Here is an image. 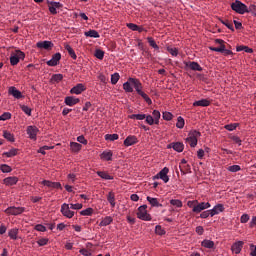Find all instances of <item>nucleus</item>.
<instances>
[{"label":"nucleus","instance_id":"obj_29","mask_svg":"<svg viewBox=\"0 0 256 256\" xmlns=\"http://www.w3.org/2000/svg\"><path fill=\"white\" fill-rule=\"evenodd\" d=\"M3 137L7 141H10V143H15V136L11 134V132L4 130L3 131Z\"/></svg>","mask_w":256,"mask_h":256},{"label":"nucleus","instance_id":"obj_16","mask_svg":"<svg viewBox=\"0 0 256 256\" xmlns=\"http://www.w3.org/2000/svg\"><path fill=\"white\" fill-rule=\"evenodd\" d=\"M86 87L83 84H77L76 86H74L71 90L70 93H72V95H81L83 93V91H86Z\"/></svg>","mask_w":256,"mask_h":256},{"label":"nucleus","instance_id":"obj_48","mask_svg":"<svg viewBox=\"0 0 256 256\" xmlns=\"http://www.w3.org/2000/svg\"><path fill=\"white\" fill-rule=\"evenodd\" d=\"M186 142L189 143L190 147H197L198 140L188 136Z\"/></svg>","mask_w":256,"mask_h":256},{"label":"nucleus","instance_id":"obj_3","mask_svg":"<svg viewBox=\"0 0 256 256\" xmlns=\"http://www.w3.org/2000/svg\"><path fill=\"white\" fill-rule=\"evenodd\" d=\"M231 9L232 11H235V13H238L239 15H245V13L248 11L247 5H245L243 2L239 0H235L231 4Z\"/></svg>","mask_w":256,"mask_h":256},{"label":"nucleus","instance_id":"obj_20","mask_svg":"<svg viewBox=\"0 0 256 256\" xmlns=\"http://www.w3.org/2000/svg\"><path fill=\"white\" fill-rule=\"evenodd\" d=\"M79 101H81L79 98H75L74 96H67L64 103L68 105V107H73L74 105H77Z\"/></svg>","mask_w":256,"mask_h":256},{"label":"nucleus","instance_id":"obj_19","mask_svg":"<svg viewBox=\"0 0 256 256\" xmlns=\"http://www.w3.org/2000/svg\"><path fill=\"white\" fill-rule=\"evenodd\" d=\"M185 67H188L192 71H203V67H201V65H199V63H197L195 61L185 62Z\"/></svg>","mask_w":256,"mask_h":256},{"label":"nucleus","instance_id":"obj_40","mask_svg":"<svg viewBox=\"0 0 256 256\" xmlns=\"http://www.w3.org/2000/svg\"><path fill=\"white\" fill-rule=\"evenodd\" d=\"M188 137L191 139H199V137H201V132L197 130H191L188 134Z\"/></svg>","mask_w":256,"mask_h":256},{"label":"nucleus","instance_id":"obj_56","mask_svg":"<svg viewBox=\"0 0 256 256\" xmlns=\"http://www.w3.org/2000/svg\"><path fill=\"white\" fill-rule=\"evenodd\" d=\"M52 81L55 83H59L60 81H63V74H54L52 76Z\"/></svg>","mask_w":256,"mask_h":256},{"label":"nucleus","instance_id":"obj_23","mask_svg":"<svg viewBox=\"0 0 256 256\" xmlns=\"http://www.w3.org/2000/svg\"><path fill=\"white\" fill-rule=\"evenodd\" d=\"M211 101L209 99H201L193 103V107H209Z\"/></svg>","mask_w":256,"mask_h":256},{"label":"nucleus","instance_id":"obj_8","mask_svg":"<svg viewBox=\"0 0 256 256\" xmlns=\"http://www.w3.org/2000/svg\"><path fill=\"white\" fill-rule=\"evenodd\" d=\"M61 213L62 215H64V217H67L68 219H72V217L75 215V212L71 211V208L67 203L62 204Z\"/></svg>","mask_w":256,"mask_h":256},{"label":"nucleus","instance_id":"obj_55","mask_svg":"<svg viewBox=\"0 0 256 256\" xmlns=\"http://www.w3.org/2000/svg\"><path fill=\"white\" fill-rule=\"evenodd\" d=\"M155 233L156 235H165L166 231L163 229V227H161V225H157L155 227Z\"/></svg>","mask_w":256,"mask_h":256},{"label":"nucleus","instance_id":"obj_58","mask_svg":"<svg viewBox=\"0 0 256 256\" xmlns=\"http://www.w3.org/2000/svg\"><path fill=\"white\" fill-rule=\"evenodd\" d=\"M47 243H49V238H41L37 241V244L39 245V247H45Z\"/></svg>","mask_w":256,"mask_h":256},{"label":"nucleus","instance_id":"obj_4","mask_svg":"<svg viewBox=\"0 0 256 256\" xmlns=\"http://www.w3.org/2000/svg\"><path fill=\"white\" fill-rule=\"evenodd\" d=\"M137 217L141 221H151V214L147 213V205H142L138 208Z\"/></svg>","mask_w":256,"mask_h":256},{"label":"nucleus","instance_id":"obj_47","mask_svg":"<svg viewBox=\"0 0 256 256\" xmlns=\"http://www.w3.org/2000/svg\"><path fill=\"white\" fill-rule=\"evenodd\" d=\"M103 57H105V52L101 49H97L95 51V58L99 59L100 61H102Z\"/></svg>","mask_w":256,"mask_h":256},{"label":"nucleus","instance_id":"obj_26","mask_svg":"<svg viewBox=\"0 0 256 256\" xmlns=\"http://www.w3.org/2000/svg\"><path fill=\"white\" fill-rule=\"evenodd\" d=\"M96 174L98 177H101V179H104L105 181H113V176L109 175L105 171H97Z\"/></svg>","mask_w":256,"mask_h":256},{"label":"nucleus","instance_id":"obj_62","mask_svg":"<svg viewBox=\"0 0 256 256\" xmlns=\"http://www.w3.org/2000/svg\"><path fill=\"white\" fill-rule=\"evenodd\" d=\"M246 13H251L256 17V6L252 4L249 6V8L247 7Z\"/></svg>","mask_w":256,"mask_h":256},{"label":"nucleus","instance_id":"obj_11","mask_svg":"<svg viewBox=\"0 0 256 256\" xmlns=\"http://www.w3.org/2000/svg\"><path fill=\"white\" fill-rule=\"evenodd\" d=\"M139 143V139L135 135H129L125 140H124V147H131L133 145H137Z\"/></svg>","mask_w":256,"mask_h":256},{"label":"nucleus","instance_id":"obj_39","mask_svg":"<svg viewBox=\"0 0 256 256\" xmlns=\"http://www.w3.org/2000/svg\"><path fill=\"white\" fill-rule=\"evenodd\" d=\"M152 117L155 121V125H159V119H161V112H159V110H154L152 112Z\"/></svg>","mask_w":256,"mask_h":256},{"label":"nucleus","instance_id":"obj_24","mask_svg":"<svg viewBox=\"0 0 256 256\" xmlns=\"http://www.w3.org/2000/svg\"><path fill=\"white\" fill-rule=\"evenodd\" d=\"M241 249H243V242L241 241L234 243L231 247L232 252L236 255H239V253H241Z\"/></svg>","mask_w":256,"mask_h":256},{"label":"nucleus","instance_id":"obj_44","mask_svg":"<svg viewBox=\"0 0 256 256\" xmlns=\"http://www.w3.org/2000/svg\"><path fill=\"white\" fill-rule=\"evenodd\" d=\"M119 139V134H106L105 140L106 141H117Z\"/></svg>","mask_w":256,"mask_h":256},{"label":"nucleus","instance_id":"obj_38","mask_svg":"<svg viewBox=\"0 0 256 256\" xmlns=\"http://www.w3.org/2000/svg\"><path fill=\"white\" fill-rule=\"evenodd\" d=\"M17 153H19V150L16 148H12L10 151L4 152L2 155L4 157H15V155H17Z\"/></svg>","mask_w":256,"mask_h":256},{"label":"nucleus","instance_id":"obj_37","mask_svg":"<svg viewBox=\"0 0 256 256\" xmlns=\"http://www.w3.org/2000/svg\"><path fill=\"white\" fill-rule=\"evenodd\" d=\"M202 247H205L206 249H213L215 247V242L211 240H203Z\"/></svg>","mask_w":256,"mask_h":256},{"label":"nucleus","instance_id":"obj_22","mask_svg":"<svg viewBox=\"0 0 256 256\" xmlns=\"http://www.w3.org/2000/svg\"><path fill=\"white\" fill-rule=\"evenodd\" d=\"M215 43L220 45V47H209L210 51H215L216 53H222L223 47L225 46V41L221 39H216Z\"/></svg>","mask_w":256,"mask_h":256},{"label":"nucleus","instance_id":"obj_18","mask_svg":"<svg viewBox=\"0 0 256 256\" xmlns=\"http://www.w3.org/2000/svg\"><path fill=\"white\" fill-rule=\"evenodd\" d=\"M26 131L30 139H37V133H39V128H37L36 126H28Z\"/></svg>","mask_w":256,"mask_h":256},{"label":"nucleus","instance_id":"obj_45","mask_svg":"<svg viewBox=\"0 0 256 256\" xmlns=\"http://www.w3.org/2000/svg\"><path fill=\"white\" fill-rule=\"evenodd\" d=\"M0 170L2 171V173H11V171H13L11 166H9L7 164L0 165Z\"/></svg>","mask_w":256,"mask_h":256},{"label":"nucleus","instance_id":"obj_32","mask_svg":"<svg viewBox=\"0 0 256 256\" xmlns=\"http://www.w3.org/2000/svg\"><path fill=\"white\" fill-rule=\"evenodd\" d=\"M179 169L182 175H187V173H191V165L189 164L180 165Z\"/></svg>","mask_w":256,"mask_h":256},{"label":"nucleus","instance_id":"obj_12","mask_svg":"<svg viewBox=\"0 0 256 256\" xmlns=\"http://www.w3.org/2000/svg\"><path fill=\"white\" fill-rule=\"evenodd\" d=\"M41 184L44 185V187H48L49 189H63V187H61V183L59 182H51L49 180H43Z\"/></svg>","mask_w":256,"mask_h":256},{"label":"nucleus","instance_id":"obj_31","mask_svg":"<svg viewBox=\"0 0 256 256\" xmlns=\"http://www.w3.org/2000/svg\"><path fill=\"white\" fill-rule=\"evenodd\" d=\"M85 37H92L93 39H99L100 35L99 32L96 30H89L84 33Z\"/></svg>","mask_w":256,"mask_h":256},{"label":"nucleus","instance_id":"obj_21","mask_svg":"<svg viewBox=\"0 0 256 256\" xmlns=\"http://www.w3.org/2000/svg\"><path fill=\"white\" fill-rule=\"evenodd\" d=\"M19 181V178L15 176L7 177L3 180L4 185H7L8 187H11L13 185H17Z\"/></svg>","mask_w":256,"mask_h":256},{"label":"nucleus","instance_id":"obj_61","mask_svg":"<svg viewBox=\"0 0 256 256\" xmlns=\"http://www.w3.org/2000/svg\"><path fill=\"white\" fill-rule=\"evenodd\" d=\"M145 121L148 125H155V120L151 115H146Z\"/></svg>","mask_w":256,"mask_h":256},{"label":"nucleus","instance_id":"obj_50","mask_svg":"<svg viewBox=\"0 0 256 256\" xmlns=\"http://www.w3.org/2000/svg\"><path fill=\"white\" fill-rule=\"evenodd\" d=\"M120 76L119 73H114L111 75V83L112 85H117V83L119 82Z\"/></svg>","mask_w":256,"mask_h":256},{"label":"nucleus","instance_id":"obj_1","mask_svg":"<svg viewBox=\"0 0 256 256\" xmlns=\"http://www.w3.org/2000/svg\"><path fill=\"white\" fill-rule=\"evenodd\" d=\"M187 206L192 209V213H195L198 215V213H201L202 211H205V209L211 208V203L209 202H199V200H189L187 202Z\"/></svg>","mask_w":256,"mask_h":256},{"label":"nucleus","instance_id":"obj_34","mask_svg":"<svg viewBox=\"0 0 256 256\" xmlns=\"http://www.w3.org/2000/svg\"><path fill=\"white\" fill-rule=\"evenodd\" d=\"M81 147H82V145L77 143V142H71L70 143V149L74 153H79V151H81Z\"/></svg>","mask_w":256,"mask_h":256},{"label":"nucleus","instance_id":"obj_54","mask_svg":"<svg viewBox=\"0 0 256 256\" xmlns=\"http://www.w3.org/2000/svg\"><path fill=\"white\" fill-rule=\"evenodd\" d=\"M228 171H230V173H237L238 171H241V166L239 165L229 166Z\"/></svg>","mask_w":256,"mask_h":256},{"label":"nucleus","instance_id":"obj_36","mask_svg":"<svg viewBox=\"0 0 256 256\" xmlns=\"http://www.w3.org/2000/svg\"><path fill=\"white\" fill-rule=\"evenodd\" d=\"M107 201L110 203L112 209L115 208V194L113 192L108 193Z\"/></svg>","mask_w":256,"mask_h":256},{"label":"nucleus","instance_id":"obj_60","mask_svg":"<svg viewBox=\"0 0 256 256\" xmlns=\"http://www.w3.org/2000/svg\"><path fill=\"white\" fill-rule=\"evenodd\" d=\"M11 119V113L9 112H4L1 116H0V121H7Z\"/></svg>","mask_w":256,"mask_h":256},{"label":"nucleus","instance_id":"obj_9","mask_svg":"<svg viewBox=\"0 0 256 256\" xmlns=\"http://www.w3.org/2000/svg\"><path fill=\"white\" fill-rule=\"evenodd\" d=\"M130 83L133 85L136 93L140 95V93H143V84L139 79L136 78H129Z\"/></svg>","mask_w":256,"mask_h":256},{"label":"nucleus","instance_id":"obj_49","mask_svg":"<svg viewBox=\"0 0 256 256\" xmlns=\"http://www.w3.org/2000/svg\"><path fill=\"white\" fill-rule=\"evenodd\" d=\"M237 127H239V124H237V123L227 124V125L224 126V128L227 131H235L237 129Z\"/></svg>","mask_w":256,"mask_h":256},{"label":"nucleus","instance_id":"obj_63","mask_svg":"<svg viewBox=\"0 0 256 256\" xmlns=\"http://www.w3.org/2000/svg\"><path fill=\"white\" fill-rule=\"evenodd\" d=\"M221 53H222V55H225V56H227V55H233V51L227 49V46H226L225 44H224V46H223V51H222Z\"/></svg>","mask_w":256,"mask_h":256},{"label":"nucleus","instance_id":"obj_59","mask_svg":"<svg viewBox=\"0 0 256 256\" xmlns=\"http://www.w3.org/2000/svg\"><path fill=\"white\" fill-rule=\"evenodd\" d=\"M80 215H83V216H90V215H93V208H87L85 210H82L80 212Z\"/></svg>","mask_w":256,"mask_h":256},{"label":"nucleus","instance_id":"obj_53","mask_svg":"<svg viewBox=\"0 0 256 256\" xmlns=\"http://www.w3.org/2000/svg\"><path fill=\"white\" fill-rule=\"evenodd\" d=\"M147 41H148L150 47H152L153 49H159V46L157 45V43L155 42L153 37H148Z\"/></svg>","mask_w":256,"mask_h":256},{"label":"nucleus","instance_id":"obj_6","mask_svg":"<svg viewBox=\"0 0 256 256\" xmlns=\"http://www.w3.org/2000/svg\"><path fill=\"white\" fill-rule=\"evenodd\" d=\"M5 213H7V215H21L22 213H25V207L10 206L5 210Z\"/></svg>","mask_w":256,"mask_h":256},{"label":"nucleus","instance_id":"obj_42","mask_svg":"<svg viewBox=\"0 0 256 256\" xmlns=\"http://www.w3.org/2000/svg\"><path fill=\"white\" fill-rule=\"evenodd\" d=\"M176 127L177 129H183V127H185V119H183V117L179 116L177 118Z\"/></svg>","mask_w":256,"mask_h":256},{"label":"nucleus","instance_id":"obj_7","mask_svg":"<svg viewBox=\"0 0 256 256\" xmlns=\"http://www.w3.org/2000/svg\"><path fill=\"white\" fill-rule=\"evenodd\" d=\"M169 168L164 167L156 176H154V179H161L164 181V183H169Z\"/></svg>","mask_w":256,"mask_h":256},{"label":"nucleus","instance_id":"obj_30","mask_svg":"<svg viewBox=\"0 0 256 256\" xmlns=\"http://www.w3.org/2000/svg\"><path fill=\"white\" fill-rule=\"evenodd\" d=\"M64 49L68 52L71 58L74 60L77 59V54H75V50L69 44H65Z\"/></svg>","mask_w":256,"mask_h":256},{"label":"nucleus","instance_id":"obj_25","mask_svg":"<svg viewBox=\"0 0 256 256\" xmlns=\"http://www.w3.org/2000/svg\"><path fill=\"white\" fill-rule=\"evenodd\" d=\"M147 201L150 203L151 207H163L161 203H159V199L148 196Z\"/></svg>","mask_w":256,"mask_h":256},{"label":"nucleus","instance_id":"obj_5","mask_svg":"<svg viewBox=\"0 0 256 256\" xmlns=\"http://www.w3.org/2000/svg\"><path fill=\"white\" fill-rule=\"evenodd\" d=\"M46 3L48 5V9L51 15H57V9H61L63 7V4L61 2L47 0Z\"/></svg>","mask_w":256,"mask_h":256},{"label":"nucleus","instance_id":"obj_57","mask_svg":"<svg viewBox=\"0 0 256 256\" xmlns=\"http://www.w3.org/2000/svg\"><path fill=\"white\" fill-rule=\"evenodd\" d=\"M162 117L164 121H171V119H173V114L171 112H163Z\"/></svg>","mask_w":256,"mask_h":256},{"label":"nucleus","instance_id":"obj_33","mask_svg":"<svg viewBox=\"0 0 256 256\" xmlns=\"http://www.w3.org/2000/svg\"><path fill=\"white\" fill-rule=\"evenodd\" d=\"M17 235H19V229L17 228H12L8 232V236L10 237V239H13L14 241H16Z\"/></svg>","mask_w":256,"mask_h":256},{"label":"nucleus","instance_id":"obj_15","mask_svg":"<svg viewBox=\"0 0 256 256\" xmlns=\"http://www.w3.org/2000/svg\"><path fill=\"white\" fill-rule=\"evenodd\" d=\"M224 211L225 207L223 204H217L213 209H210V217H215V215H219V213H223Z\"/></svg>","mask_w":256,"mask_h":256},{"label":"nucleus","instance_id":"obj_17","mask_svg":"<svg viewBox=\"0 0 256 256\" xmlns=\"http://www.w3.org/2000/svg\"><path fill=\"white\" fill-rule=\"evenodd\" d=\"M9 95H12L15 99H23V94L15 86L8 89Z\"/></svg>","mask_w":256,"mask_h":256},{"label":"nucleus","instance_id":"obj_51","mask_svg":"<svg viewBox=\"0 0 256 256\" xmlns=\"http://www.w3.org/2000/svg\"><path fill=\"white\" fill-rule=\"evenodd\" d=\"M221 23L230 29V31H235V28H233V23H231L229 20H221Z\"/></svg>","mask_w":256,"mask_h":256},{"label":"nucleus","instance_id":"obj_28","mask_svg":"<svg viewBox=\"0 0 256 256\" xmlns=\"http://www.w3.org/2000/svg\"><path fill=\"white\" fill-rule=\"evenodd\" d=\"M100 158L103 159L104 161H112V159H113V152H111V151H104L100 155Z\"/></svg>","mask_w":256,"mask_h":256},{"label":"nucleus","instance_id":"obj_2","mask_svg":"<svg viewBox=\"0 0 256 256\" xmlns=\"http://www.w3.org/2000/svg\"><path fill=\"white\" fill-rule=\"evenodd\" d=\"M25 59V53L21 50H15V52L11 53L10 56V64L15 67V65L19 64V61H23Z\"/></svg>","mask_w":256,"mask_h":256},{"label":"nucleus","instance_id":"obj_10","mask_svg":"<svg viewBox=\"0 0 256 256\" xmlns=\"http://www.w3.org/2000/svg\"><path fill=\"white\" fill-rule=\"evenodd\" d=\"M38 49H45L46 51H51L53 49V42L51 41H40L36 43Z\"/></svg>","mask_w":256,"mask_h":256},{"label":"nucleus","instance_id":"obj_52","mask_svg":"<svg viewBox=\"0 0 256 256\" xmlns=\"http://www.w3.org/2000/svg\"><path fill=\"white\" fill-rule=\"evenodd\" d=\"M20 109H22L23 113L31 117V108L27 105H20Z\"/></svg>","mask_w":256,"mask_h":256},{"label":"nucleus","instance_id":"obj_13","mask_svg":"<svg viewBox=\"0 0 256 256\" xmlns=\"http://www.w3.org/2000/svg\"><path fill=\"white\" fill-rule=\"evenodd\" d=\"M168 149H174V151H177L178 153H183L185 145L181 142H173L168 145Z\"/></svg>","mask_w":256,"mask_h":256},{"label":"nucleus","instance_id":"obj_27","mask_svg":"<svg viewBox=\"0 0 256 256\" xmlns=\"http://www.w3.org/2000/svg\"><path fill=\"white\" fill-rule=\"evenodd\" d=\"M113 223V217L106 216L102 219V221L99 223V227H107V225H111Z\"/></svg>","mask_w":256,"mask_h":256},{"label":"nucleus","instance_id":"obj_35","mask_svg":"<svg viewBox=\"0 0 256 256\" xmlns=\"http://www.w3.org/2000/svg\"><path fill=\"white\" fill-rule=\"evenodd\" d=\"M131 85L133 84L131 83V81H129L128 78V81L123 84V89L126 93H133V86Z\"/></svg>","mask_w":256,"mask_h":256},{"label":"nucleus","instance_id":"obj_43","mask_svg":"<svg viewBox=\"0 0 256 256\" xmlns=\"http://www.w3.org/2000/svg\"><path fill=\"white\" fill-rule=\"evenodd\" d=\"M170 205H173V207L181 208L183 207V202L179 199H172L170 200Z\"/></svg>","mask_w":256,"mask_h":256},{"label":"nucleus","instance_id":"obj_14","mask_svg":"<svg viewBox=\"0 0 256 256\" xmlns=\"http://www.w3.org/2000/svg\"><path fill=\"white\" fill-rule=\"evenodd\" d=\"M59 61H61V53H56L52 56V59L47 61V65L49 67H56V65H59Z\"/></svg>","mask_w":256,"mask_h":256},{"label":"nucleus","instance_id":"obj_41","mask_svg":"<svg viewBox=\"0 0 256 256\" xmlns=\"http://www.w3.org/2000/svg\"><path fill=\"white\" fill-rule=\"evenodd\" d=\"M147 117L145 114H131L129 119H136L137 121H143Z\"/></svg>","mask_w":256,"mask_h":256},{"label":"nucleus","instance_id":"obj_64","mask_svg":"<svg viewBox=\"0 0 256 256\" xmlns=\"http://www.w3.org/2000/svg\"><path fill=\"white\" fill-rule=\"evenodd\" d=\"M250 217H249V214H243L241 217H240V222L241 223H247L249 221Z\"/></svg>","mask_w":256,"mask_h":256},{"label":"nucleus","instance_id":"obj_46","mask_svg":"<svg viewBox=\"0 0 256 256\" xmlns=\"http://www.w3.org/2000/svg\"><path fill=\"white\" fill-rule=\"evenodd\" d=\"M140 97H142V99H144V101L148 104V105H152L153 101L151 100V98L149 97V95H147L146 93L142 92L139 94Z\"/></svg>","mask_w":256,"mask_h":256}]
</instances>
